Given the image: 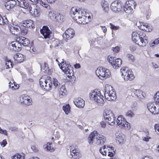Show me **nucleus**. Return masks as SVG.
Returning a JSON list of instances; mask_svg holds the SVG:
<instances>
[{"label": "nucleus", "mask_w": 159, "mask_h": 159, "mask_svg": "<svg viewBox=\"0 0 159 159\" xmlns=\"http://www.w3.org/2000/svg\"><path fill=\"white\" fill-rule=\"evenodd\" d=\"M132 39L136 44L140 46H145L148 42V37L145 34L140 31L133 32Z\"/></svg>", "instance_id": "obj_1"}, {"label": "nucleus", "mask_w": 159, "mask_h": 159, "mask_svg": "<svg viewBox=\"0 0 159 159\" xmlns=\"http://www.w3.org/2000/svg\"><path fill=\"white\" fill-rule=\"evenodd\" d=\"M59 66L60 69L69 78V81L71 84L75 83L76 78L74 75V71L71 66L66 63V61H63L59 64Z\"/></svg>", "instance_id": "obj_2"}, {"label": "nucleus", "mask_w": 159, "mask_h": 159, "mask_svg": "<svg viewBox=\"0 0 159 159\" xmlns=\"http://www.w3.org/2000/svg\"><path fill=\"white\" fill-rule=\"evenodd\" d=\"M73 15V19L78 24L84 25L86 24V19L87 14L85 11L82 9L76 8L74 11L72 9L71 12Z\"/></svg>", "instance_id": "obj_3"}, {"label": "nucleus", "mask_w": 159, "mask_h": 159, "mask_svg": "<svg viewBox=\"0 0 159 159\" xmlns=\"http://www.w3.org/2000/svg\"><path fill=\"white\" fill-rule=\"evenodd\" d=\"M121 75L125 81H132L134 78L132 70L129 69L126 67H124L120 69Z\"/></svg>", "instance_id": "obj_4"}, {"label": "nucleus", "mask_w": 159, "mask_h": 159, "mask_svg": "<svg viewBox=\"0 0 159 159\" xmlns=\"http://www.w3.org/2000/svg\"><path fill=\"white\" fill-rule=\"evenodd\" d=\"M97 76L101 80H104L109 78L111 73L110 70L102 67H98L96 70Z\"/></svg>", "instance_id": "obj_5"}, {"label": "nucleus", "mask_w": 159, "mask_h": 159, "mask_svg": "<svg viewBox=\"0 0 159 159\" xmlns=\"http://www.w3.org/2000/svg\"><path fill=\"white\" fill-rule=\"evenodd\" d=\"M104 96L108 101L113 100L116 97V92L111 85H107L105 87Z\"/></svg>", "instance_id": "obj_6"}, {"label": "nucleus", "mask_w": 159, "mask_h": 159, "mask_svg": "<svg viewBox=\"0 0 159 159\" xmlns=\"http://www.w3.org/2000/svg\"><path fill=\"white\" fill-rule=\"evenodd\" d=\"M103 116L105 121L109 125H114L115 123L116 118L114 114L111 110H106L104 113Z\"/></svg>", "instance_id": "obj_7"}, {"label": "nucleus", "mask_w": 159, "mask_h": 159, "mask_svg": "<svg viewBox=\"0 0 159 159\" xmlns=\"http://www.w3.org/2000/svg\"><path fill=\"white\" fill-rule=\"evenodd\" d=\"M116 122L117 125L125 130H129L130 128V124L122 116L120 115L118 117Z\"/></svg>", "instance_id": "obj_8"}, {"label": "nucleus", "mask_w": 159, "mask_h": 159, "mask_svg": "<svg viewBox=\"0 0 159 159\" xmlns=\"http://www.w3.org/2000/svg\"><path fill=\"white\" fill-rule=\"evenodd\" d=\"M136 6V3L134 0L127 1L124 7V11L128 14H131L134 12L132 7L135 8Z\"/></svg>", "instance_id": "obj_9"}, {"label": "nucleus", "mask_w": 159, "mask_h": 159, "mask_svg": "<svg viewBox=\"0 0 159 159\" xmlns=\"http://www.w3.org/2000/svg\"><path fill=\"white\" fill-rule=\"evenodd\" d=\"M70 155L74 159H79L81 157L82 155L77 146L71 145L70 147Z\"/></svg>", "instance_id": "obj_10"}, {"label": "nucleus", "mask_w": 159, "mask_h": 159, "mask_svg": "<svg viewBox=\"0 0 159 159\" xmlns=\"http://www.w3.org/2000/svg\"><path fill=\"white\" fill-rule=\"evenodd\" d=\"M107 59L113 67L115 69L119 68L121 64L122 61L120 58H118L114 59L113 57L108 56Z\"/></svg>", "instance_id": "obj_11"}, {"label": "nucleus", "mask_w": 159, "mask_h": 159, "mask_svg": "<svg viewBox=\"0 0 159 159\" xmlns=\"http://www.w3.org/2000/svg\"><path fill=\"white\" fill-rule=\"evenodd\" d=\"M111 8L112 11L115 12L120 11L122 8L121 2L119 1H115L111 5Z\"/></svg>", "instance_id": "obj_12"}, {"label": "nucleus", "mask_w": 159, "mask_h": 159, "mask_svg": "<svg viewBox=\"0 0 159 159\" xmlns=\"http://www.w3.org/2000/svg\"><path fill=\"white\" fill-rule=\"evenodd\" d=\"M29 12L32 16L34 17H39L40 15L39 8L36 4H33L30 5Z\"/></svg>", "instance_id": "obj_13"}, {"label": "nucleus", "mask_w": 159, "mask_h": 159, "mask_svg": "<svg viewBox=\"0 0 159 159\" xmlns=\"http://www.w3.org/2000/svg\"><path fill=\"white\" fill-rule=\"evenodd\" d=\"M31 101L32 99L29 96L24 95L20 97V102L22 105L29 106L31 104Z\"/></svg>", "instance_id": "obj_14"}, {"label": "nucleus", "mask_w": 159, "mask_h": 159, "mask_svg": "<svg viewBox=\"0 0 159 159\" xmlns=\"http://www.w3.org/2000/svg\"><path fill=\"white\" fill-rule=\"evenodd\" d=\"M40 32L45 39H49L50 38L52 32L47 26H44L42 29H40Z\"/></svg>", "instance_id": "obj_15"}, {"label": "nucleus", "mask_w": 159, "mask_h": 159, "mask_svg": "<svg viewBox=\"0 0 159 159\" xmlns=\"http://www.w3.org/2000/svg\"><path fill=\"white\" fill-rule=\"evenodd\" d=\"M75 35L74 30L71 28L68 29L65 31L63 35L64 38L67 40L70 39L72 38Z\"/></svg>", "instance_id": "obj_16"}, {"label": "nucleus", "mask_w": 159, "mask_h": 159, "mask_svg": "<svg viewBox=\"0 0 159 159\" xmlns=\"http://www.w3.org/2000/svg\"><path fill=\"white\" fill-rule=\"evenodd\" d=\"M14 59L16 63H20L25 60V57L20 53H18L14 55Z\"/></svg>", "instance_id": "obj_17"}, {"label": "nucleus", "mask_w": 159, "mask_h": 159, "mask_svg": "<svg viewBox=\"0 0 159 159\" xmlns=\"http://www.w3.org/2000/svg\"><path fill=\"white\" fill-rule=\"evenodd\" d=\"M97 136L96 137L95 139L94 140V143L97 145L103 144L106 141V137L103 135Z\"/></svg>", "instance_id": "obj_18"}, {"label": "nucleus", "mask_w": 159, "mask_h": 159, "mask_svg": "<svg viewBox=\"0 0 159 159\" xmlns=\"http://www.w3.org/2000/svg\"><path fill=\"white\" fill-rule=\"evenodd\" d=\"M16 40L18 41L21 45L26 47L28 46L30 44V41L29 40L24 37H17L16 38Z\"/></svg>", "instance_id": "obj_19"}, {"label": "nucleus", "mask_w": 159, "mask_h": 159, "mask_svg": "<svg viewBox=\"0 0 159 159\" xmlns=\"http://www.w3.org/2000/svg\"><path fill=\"white\" fill-rule=\"evenodd\" d=\"M74 102L77 107L80 108L83 107L85 105L84 101L81 98H75L74 101Z\"/></svg>", "instance_id": "obj_20"}, {"label": "nucleus", "mask_w": 159, "mask_h": 159, "mask_svg": "<svg viewBox=\"0 0 159 159\" xmlns=\"http://www.w3.org/2000/svg\"><path fill=\"white\" fill-rule=\"evenodd\" d=\"M101 94L99 89H95L90 93L89 97L91 99L94 100Z\"/></svg>", "instance_id": "obj_21"}, {"label": "nucleus", "mask_w": 159, "mask_h": 159, "mask_svg": "<svg viewBox=\"0 0 159 159\" xmlns=\"http://www.w3.org/2000/svg\"><path fill=\"white\" fill-rule=\"evenodd\" d=\"M98 135V133L96 131H93L91 132L87 139L89 143L90 144H93L94 142V140L95 139V137H96Z\"/></svg>", "instance_id": "obj_22"}, {"label": "nucleus", "mask_w": 159, "mask_h": 159, "mask_svg": "<svg viewBox=\"0 0 159 159\" xmlns=\"http://www.w3.org/2000/svg\"><path fill=\"white\" fill-rule=\"evenodd\" d=\"M12 49L15 52H19L21 49V46L20 43L16 40L12 42L11 43Z\"/></svg>", "instance_id": "obj_23"}, {"label": "nucleus", "mask_w": 159, "mask_h": 159, "mask_svg": "<svg viewBox=\"0 0 159 159\" xmlns=\"http://www.w3.org/2000/svg\"><path fill=\"white\" fill-rule=\"evenodd\" d=\"M139 27L142 30L148 32L151 31L152 30L151 26L149 25L148 23L144 22L142 23V24L139 26Z\"/></svg>", "instance_id": "obj_24"}, {"label": "nucleus", "mask_w": 159, "mask_h": 159, "mask_svg": "<svg viewBox=\"0 0 159 159\" xmlns=\"http://www.w3.org/2000/svg\"><path fill=\"white\" fill-rule=\"evenodd\" d=\"M23 25L26 28H34V22L31 20H26L23 21Z\"/></svg>", "instance_id": "obj_25"}, {"label": "nucleus", "mask_w": 159, "mask_h": 159, "mask_svg": "<svg viewBox=\"0 0 159 159\" xmlns=\"http://www.w3.org/2000/svg\"><path fill=\"white\" fill-rule=\"evenodd\" d=\"M16 4V2L15 0H10L5 3V6L6 8L9 10L13 8Z\"/></svg>", "instance_id": "obj_26"}, {"label": "nucleus", "mask_w": 159, "mask_h": 159, "mask_svg": "<svg viewBox=\"0 0 159 159\" xmlns=\"http://www.w3.org/2000/svg\"><path fill=\"white\" fill-rule=\"evenodd\" d=\"M9 86L13 90L17 89L19 87V85L15 82L13 80H11L9 82Z\"/></svg>", "instance_id": "obj_27"}, {"label": "nucleus", "mask_w": 159, "mask_h": 159, "mask_svg": "<svg viewBox=\"0 0 159 159\" xmlns=\"http://www.w3.org/2000/svg\"><path fill=\"white\" fill-rule=\"evenodd\" d=\"M43 147L47 151L51 152H53L55 150V148L52 147V143L48 142L46 144L44 145Z\"/></svg>", "instance_id": "obj_28"}, {"label": "nucleus", "mask_w": 159, "mask_h": 159, "mask_svg": "<svg viewBox=\"0 0 159 159\" xmlns=\"http://www.w3.org/2000/svg\"><path fill=\"white\" fill-rule=\"evenodd\" d=\"M110 147L108 146L106 147V145H104L103 148H100L99 150L100 152L103 155L106 156L108 154V151L110 150L109 149Z\"/></svg>", "instance_id": "obj_29"}, {"label": "nucleus", "mask_w": 159, "mask_h": 159, "mask_svg": "<svg viewBox=\"0 0 159 159\" xmlns=\"http://www.w3.org/2000/svg\"><path fill=\"white\" fill-rule=\"evenodd\" d=\"M67 90L65 86H62L60 88V90L59 91V96L61 97L62 98L66 96L67 94Z\"/></svg>", "instance_id": "obj_30"}, {"label": "nucleus", "mask_w": 159, "mask_h": 159, "mask_svg": "<svg viewBox=\"0 0 159 159\" xmlns=\"http://www.w3.org/2000/svg\"><path fill=\"white\" fill-rule=\"evenodd\" d=\"M101 4L103 11L105 12H107L109 9V5L108 2L104 0L101 2Z\"/></svg>", "instance_id": "obj_31"}, {"label": "nucleus", "mask_w": 159, "mask_h": 159, "mask_svg": "<svg viewBox=\"0 0 159 159\" xmlns=\"http://www.w3.org/2000/svg\"><path fill=\"white\" fill-rule=\"evenodd\" d=\"M97 98H97L96 100H94L95 102L100 105H102L104 103V102L103 99L104 97L102 94H101Z\"/></svg>", "instance_id": "obj_32"}, {"label": "nucleus", "mask_w": 159, "mask_h": 159, "mask_svg": "<svg viewBox=\"0 0 159 159\" xmlns=\"http://www.w3.org/2000/svg\"><path fill=\"white\" fill-rule=\"evenodd\" d=\"M46 84V85H45V87H44V89L46 90H49L51 89L52 85V81L50 79H48Z\"/></svg>", "instance_id": "obj_33"}, {"label": "nucleus", "mask_w": 159, "mask_h": 159, "mask_svg": "<svg viewBox=\"0 0 159 159\" xmlns=\"http://www.w3.org/2000/svg\"><path fill=\"white\" fill-rule=\"evenodd\" d=\"M25 155L17 153L11 157V159H25Z\"/></svg>", "instance_id": "obj_34"}, {"label": "nucleus", "mask_w": 159, "mask_h": 159, "mask_svg": "<svg viewBox=\"0 0 159 159\" xmlns=\"http://www.w3.org/2000/svg\"><path fill=\"white\" fill-rule=\"evenodd\" d=\"M10 30L12 34L16 35H18L20 33L19 28L12 27L10 28Z\"/></svg>", "instance_id": "obj_35"}, {"label": "nucleus", "mask_w": 159, "mask_h": 159, "mask_svg": "<svg viewBox=\"0 0 159 159\" xmlns=\"http://www.w3.org/2000/svg\"><path fill=\"white\" fill-rule=\"evenodd\" d=\"M133 93L138 98H141L143 96L142 92L139 89H134Z\"/></svg>", "instance_id": "obj_36"}, {"label": "nucleus", "mask_w": 159, "mask_h": 159, "mask_svg": "<svg viewBox=\"0 0 159 159\" xmlns=\"http://www.w3.org/2000/svg\"><path fill=\"white\" fill-rule=\"evenodd\" d=\"M57 13L56 12L53 11H50L48 13V17L52 20L54 21L55 20Z\"/></svg>", "instance_id": "obj_37"}, {"label": "nucleus", "mask_w": 159, "mask_h": 159, "mask_svg": "<svg viewBox=\"0 0 159 159\" xmlns=\"http://www.w3.org/2000/svg\"><path fill=\"white\" fill-rule=\"evenodd\" d=\"M62 108L66 114L67 115L70 113V107L69 104H67L65 106H63Z\"/></svg>", "instance_id": "obj_38"}, {"label": "nucleus", "mask_w": 159, "mask_h": 159, "mask_svg": "<svg viewBox=\"0 0 159 159\" xmlns=\"http://www.w3.org/2000/svg\"><path fill=\"white\" fill-rule=\"evenodd\" d=\"M47 79H46L44 78H41L39 80V84L40 87L44 89L45 87V85H46Z\"/></svg>", "instance_id": "obj_39"}, {"label": "nucleus", "mask_w": 159, "mask_h": 159, "mask_svg": "<svg viewBox=\"0 0 159 159\" xmlns=\"http://www.w3.org/2000/svg\"><path fill=\"white\" fill-rule=\"evenodd\" d=\"M6 69H10L13 67V64L11 60L7 59L6 61Z\"/></svg>", "instance_id": "obj_40"}, {"label": "nucleus", "mask_w": 159, "mask_h": 159, "mask_svg": "<svg viewBox=\"0 0 159 159\" xmlns=\"http://www.w3.org/2000/svg\"><path fill=\"white\" fill-rule=\"evenodd\" d=\"M147 106L148 110L152 113L151 110L152 109H155L156 108V104H154V103L152 102H149L147 104Z\"/></svg>", "instance_id": "obj_41"}, {"label": "nucleus", "mask_w": 159, "mask_h": 159, "mask_svg": "<svg viewBox=\"0 0 159 159\" xmlns=\"http://www.w3.org/2000/svg\"><path fill=\"white\" fill-rule=\"evenodd\" d=\"M116 140L120 144H123L125 142V139L121 135H118L116 137Z\"/></svg>", "instance_id": "obj_42"}, {"label": "nucleus", "mask_w": 159, "mask_h": 159, "mask_svg": "<svg viewBox=\"0 0 159 159\" xmlns=\"http://www.w3.org/2000/svg\"><path fill=\"white\" fill-rule=\"evenodd\" d=\"M126 57L129 61L130 62H133L134 61L135 58L134 57L132 54L129 53L126 55Z\"/></svg>", "instance_id": "obj_43"}, {"label": "nucleus", "mask_w": 159, "mask_h": 159, "mask_svg": "<svg viewBox=\"0 0 159 159\" xmlns=\"http://www.w3.org/2000/svg\"><path fill=\"white\" fill-rule=\"evenodd\" d=\"M21 7L25 9H26L28 11H29V7H30V5H29V4L26 1V0L24 1H23L22 2Z\"/></svg>", "instance_id": "obj_44"}, {"label": "nucleus", "mask_w": 159, "mask_h": 159, "mask_svg": "<svg viewBox=\"0 0 159 159\" xmlns=\"http://www.w3.org/2000/svg\"><path fill=\"white\" fill-rule=\"evenodd\" d=\"M56 19L54 20L55 21H57L61 22L62 21L63 19V16L60 13H57L56 15Z\"/></svg>", "instance_id": "obj_45"}, {"label": "nucleus", "mask_w": 159, "mask_h": 159, "mask_svg": "<svg viewBox=\"0 0 159 159\" xmlns=\"http://www.w3.org/2000/svg\"><path fill=\"white\" fill-rule=\"evenodd\" d=\"M108 152L107 155L108 156L111 157H113L115 153V152L114 150V148L112 147H110Z\"/></svg>", "instance_id": "obj_46"}, {"label": "nucleus", "mask_w": 159, "mask_h": 159, "mask_svg": "<svg viewBox=\"0 0 159 159\" xmlns=\"http://www.w3.org/2000/svg\"><path fill=\"white\" fill-rule=\"evenodd\" d=\"M155 107V109H152L151 110L152 114H157L159 113V105L156 104Z\"/></svg>", "instance_id": "obj_47"}, {"label": "nucleus", "mask_w": 159, "mask_h": 159, "mask_svg": "<svg viewBox=\"0 0 159 159\" xmlns=\"http://www.w3.org/2000/svg\"><path fill=\"white\" fill-rule=\"evenodd\" d=\"M134 115V113L131 110L128 111L125 114V116L131 118L133 117Z\"/></svg>", "instance_id": "obj_48"}, {"label": "nucleus", "mask_w": 159, "mask_h": 159, "mask_svg": "<svg viewBox=\"0 0 159 159\" xmlns=\"http://www.w3.org/2000/svg\"><path fill=\"white\" fill-rule=\"evenodd\" d=\"M120 49V47L117 46L115 47H113L112 48V50L114 53H117L119 52Z\"/></svg>", "instance_id": "obj_49"}, {"label": "nucleus", "mask_w": 159, "mask_h": 159, "mask_svg": "<svg viewBox=\"0 0 159 159\" xmlns=\"http://www.w3.org/2000/svg\"><path fill=\"white\" fill-rule=\"evenodd\" d=\"M39 3L41 5L46 8L50 7L49 5L47 3L43 2L42 0H40L39 1Z\"/></svg>", "instance_id": "obj_50"}, {"label": "nucleus", "mask_w": 159, "mask_h": 159, "mask_svg": "<svg viewBox=\"0 0 159 159\" xmlns=\"http://www.w3.org/2000/svg\"><path fill=\"white\" fill-rule=\"evenodd\" d=\"M154 100L156 101L159 103V92H157L154 96Z\"/></svg>", "instance_id": "obj_51"}, {"label": "nucleus", "mask_w": 159, "mask_h": 159, "mask_svg": "<svg viewBox=\"0 0 159 159\" xmlns=\"http://www.w3.org/2000/svg\"><path fill=\"white\" fill-rule=\"evenodd\" d=\"M110 25L111 26L110 28L112 30H118L119 28V26H115L111 23H110Z\"/></svg>", "instance_id": "obj_52"}, {"label": "nucleus", "mask_w": 159, "mask_h": 159, "mask_svg": "<svg viewBox=\"0 0 159 159\" xmlns=\"http://www.w3.org/2000/svg\"><path fill=\"white\" fill-rule=\"evenodd\" d=\"M5 21L3 20L2 16L0 15V24L4 25L6 24L7 20H5Z\"/></svg>", "instance_id": "obj_53"}, {"label": "nucleus", "mask_w": 159, "mask_h": 159, "mask_svg": "<svg viewBox=\"0 0 159 159\" xmlns=\"http://www.w3.org/2000/svg\"><path fill=\"white\" fill-rule=\"evenodd\" d=\"M53 84L54 86L56 87L58 86L59 84H60L59 83L57 80L56 78H54L53 79Z\"/></svg>", "instance_id": "obj_54"}, {"label": "nucleus", "mask_w": 159, "mask_h": 159, "mask_svg": "<svg viewBox=\"0 0 159 159\" xmlns=\"http://www.w3.org/2000/svg\"><path fill=\"white\" fill-rule=\"evenodd\" d=\"M2 147H5L7 144V141L6 139L3 140L0 143Z\"/></svg>", "instance_id": "obj_55"}, {"label": "nucleus", "mask_w": 159, "mask_h": 159, "mask_svg": "<svg viewBox=\"0 0 159 159\" xmlns=\"http://www.w3.org/2000/svg\"><path fill=\"white\" fill-rule=\"evenodd\" d=\"M158 43H159V42L158 39H156L155 41H153V42L151 43V45L152 46H154L156 44H157Z\"/></svg>", "instance_id": "obj_56"}, {"label": "nucleus", "mask_w": 159, "mask_h": 159, "mask_svg": "<svg viewBox=\"0 0 159 159\" xmlns=\"http://www.w3.org/2000/svg\"><path fill=\"white\" fill-rule=\"evenodd\" d=\"M21 33L23 35H25L27 34V31L26 29H23L21 31Z\"/></svg>", "instance_id": "obj_57"}, {"label": "nucleus", "mask_w": 159, "mask_h": 159, "mask_svg": "<svg viewBox=\"0 0 159 159\" xmlns=\"http://www.w3.org/2000/svg\"><path fill=\"white\" fill-rule=\"evenodd\" d=\"M31 148L35 152H37L38 151V148L36 147L34 145L32 146H31Z\"/></svg>", "instance_id": "obj_58"}, {"label": "nucleus", "mask_w": 159, "mask_h": 159, "mask_svg": "<svg viewBox=\"0 0 159 159\" xmlns=\"http://www.w3.org/2000/svg\"><path fill=\"white\" fill-rule=\"evenodd\" d=\"M88 18L87 19H86V24L89 23V22L91 21V18L90 16H87Z\"/></svg>", "instance_id": "obj_59"}, {"label": "nucleus", "mask_w": 159, "mask_h": 159, "mask_svg": "<svg viewBox=\"0 0 159 159\" xmlns=\"http://www.w3.org/2000/svg\"><path fill=\"white\" fill-rule=\"evenodd\" d=\"M101 126L103 128H105L106 126V124L104 121H102L100 122Z\"/></svg>", "instance_id": "obj_60"}, {"label": "nucleus", "mask_w": 159, "mask_h": 159, "mask_svg": "<svg viewBox=\"0 0 159 159\" xmlns=\"http://www.w3.org/2000/svg\"><path fill=\"white\" fill-rule=\"evenodd\" d=\"M101 27L102 28V30H103L104 33H106L107 30L106 27L105 26H101Z\"/></svg>", "instance_id": "obj_61"}, {"label": "nucleus", "mask_w": 159, "mask_h": 159, "mask_svg": "<svg viewBox=\"0 0 159 159\" xmlns=\"http://www.w3.org/2000/svg\"><path fill=\"white\" fill-rule=\"evenodd\" d=\"M130 50L133 51H135L136 49V47L134 45H132L130 47Z\"/></svg>", "instance_id": "obj_62"}, {"label": "nucleus", "mask_w": 159, "mask_h": 159, "mask_svg": "<svg viewBox=\"0 0 159 159\" xmlns=\"http://www.w3.org/2000/svg\"><path fill=\"white\" fill-rule=\"evenodd\" d=\"M0 133L2 134H7V131L2 129L0 127Z\"/></svg>", "instance_id": "obj_63"}, {"label": "nucleus", "mask_w": 159, "mask_h": 159, "mask_svg": "<svg viewBox=\"0 0 159 159\" xmlns=\"http://www.w3.org/2000/svg\"><path fill=\"white\" fill-rule=\"evenodd\" d=\"M150 138L149 136H147V137H145L143 138V141L148 142L149 141V139H150Z\"/></svg>", "instance_id": "obj_64"}]
</instances>
